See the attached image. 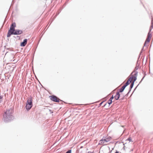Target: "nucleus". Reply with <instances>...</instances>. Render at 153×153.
I'll use <instances>...</instances> for the list:
<instances>
[{
	"label": "nucleus",
	"mask_w": 153,
	"mask_h": 153,
	"mask_svg": "<svg viewBox=\"0 0 153 153\" xmlns=\"http://www.w3.org/2000/svg\"><path fill=\"white\" fill-rule=\"evenodd\" d=\"M13 111L11 109L7 110L4 115L3 120L5 122H9L14 119L13 114Z\"/></svg>",
	"instance_id": "1"
},
{
	"label": "nucleus",
	"mask_w": 153,
	"mask_h": 153,
	"mask_svg": "<svg viewBox=\"0 0 153 153\" xmlns=\"http://www.w3.org/2000/svg\"><path fill=\"white\" fill-rule=\"evenodd\" d=\"M16 27V23L15 22L13 23L11 25L10 29L8 32L7 35V37H10L11 35H13V33L16 30L15 29Z\"/></svg>",
	"instance_id": "2"
},
{
	"label": "nucleus",
	"mask_w": 153,
	"mask_h": 153,
	"mask_svg": "<svg viewBox=\"0 0 153 153\" xmlns=\"http://www.w3.org/2000/svg\"><path fill=\"white\" fill-rule=\"evenodd\" d=\"M134 73V74L133 75H131L130 77V78H132L131 79V81L133 79H134L133 81L132 82H134H134L137 79V73L138 72L137 71H133V72L131 74H132Z\"/></svg>",
	"instance_id": "3"
},
{
	"label": "nucleus",
	"mask_w": 153,
	"mask_h": 153,
	"mask_svg": "<svg viewBox=\"0 0 153 153\" xmlns=\"http://www.w3.org/2000/svg\"><path fill=\"white\" fill-rule=\"evenodd\" d=\"M49 97L51 100L53 102H59V99L56 96L54 95H52L49 96Z\"/></svg>",
	"instance_id": "4"
},
{
	"label": "nucleus",
	"mask_w": 153,
	"mask_h": 153,
	"mask_svg": "<svg viewBox=\"0 0 153 153\" xmlns=\"http://www.w3.org/2000/svg\"><path fill=\"white\" fill-rule=\"evenodd\" d=\"M152 37V35L150 33V32H149V33H148V34L147 35V37L146 38V39L145 41V42L144 44V46H146V44L147 43V42L148 43L149 42L150 40V39Z\"/></svg>",
	"instance_id": "5"
},
{
	"label": "nucleus",
	"mask_w": 153,
	"mask_h": 153,
	"mask_svg": "<svg viewBox=\"0 0 153 153\" xmlns=\"http://www.w3.org/2000/svg\"><path fill=\"white\" fill-rule=\"evenodd\" d=\"M23 31L22 30L19 29H16L15 31L13 33V35H20L23 33Z\"/></svg>",
	"instance_id": "6"
},
{
	"label": "nucleus",
	"mask_w": 153,
	"mask_h": 153,
	"mask_svg": "<svg viewBox=\"0 0 153 153\" xmlns=\"http://www.w3.org/2000/svg\"><path fill=\"white\" fill-rule=\"evenodd\" d=\"M99 145H105L106 144V143L105 141V140L104 139V137H103V139L102 140H100L98 144Z\"/></svg>",
	"instance_id": "7"
},
{
	"label": "nucleus",
	"mask_w": 153,
	"mask_h": 153,
	"mask_svg": "<svg viewBox=\"0 0 153 153\" xmlns=\"http://www.w3.org/2000/svg\"><path fill=\"white\" fill-rule=\"evenodd\" d=\"M27 39H25L21 43V46H25L27 44Z\"/></svg>",
	"instance_id": "8"
},
{
	"label": "nucleus",
	"mask_w": 153,
	"mask_h": 153,
	"mask_svg": "<svg viewBox=\"0 0 153 153\" xmlns=\"http://www.w3.org/2000/svg\"><path fill=\"white\" fill-rule=\"evenodd\" d=\"M32 100L31 98H30L29 99H28L27 100L26 104L31 105H32Z\"/></svg>",
	"instance_id": "9"
},
{
	"label": "nucleus",
	"mask_w": 153,
	"mask_h": 153,
	"mask_svg": "<svg viewBox=\"0 0 153 153\" xmlns=\"http://www.w3.org/2000/svg\"><path fill=\"white\" fill-rule=\"evenodd\" d=\"M104 139L105 141L107 143L111 140V137L109 136L108 137H105V138L104 137Z\"/></svg>",
	"instance_id": "10"
},
{
	"label": "nucleus",
	"mask_w": 153,
	"mask_h": 153,
	"mask_svg": "<svg viewBox=\"0 0 153 153\" xmlns=\"http://www.w3.org/2000/svg\"><path fill=\"white\" fill-rule=\"evenodd\" d=\"M131 78H130L128 79L127 81V82H126V83L125 84V85H124L125 86V87H126L127 85H128L129 83H130V82H131Z\"/></svg>",
	"instance_id": "11"
},
{
	"label": "nucleus",
	"mask_w": 153,
	"mask_h": 153,
	"mask_svg": "<svg viewBox=\"0 0 153 153\" xmlns=\"http://www.w3.org/2000/svg\"><path fill=\"white\" fill-rule=\"evenodd\" d=\"M120 97V94L119 92H117L116 93V94L114 96V98L115 100H118Z\"/></svg>",
	"instance_id": "12"
},
{
	"label": "nucleus",
	"mask_w": 153,
	"mask_h": 153,
	"mask_svg": "<svg viewBox=\"0 0 153 153\" xmlns=\"http://www.w3.org/2000/svg\"><path fill=\"white\" fill-rule=\"evenodd\" d=\"M32 105H31L26 104L25 107L26 109L29 110L32 108Z\"/></svg>",
	"instance_id": "13"
},
{
	"label": "nucleus",
	"mask_w": 153,
	"mask_h": 153,
	"mask_svg": "<svg viewBox=\"0 0 153 153\" xmlns=\"http://www.w3.org/2000/svg\"><path fill=\"white\" fill-rule=\"evenodd\" d=\"M134 82H132L130 85V88H129V91L128 93V94L131 91V89H132V88L133 87V86H134Z\"/></svg>",
	"instance_id": "14"
},
{
	"label": "nucleus",
	"mask_w": 153,
	"mask_h": 153,
	"mask_svg": "<svg viewBox=\"0 0 153 153\" xmlns=\"http://www.w3.org/2000/svg\"><path fill=\"white\" fill-rule=\"evenodd\" d=\"M126 87H125V86L123 85L122 87V88L120 89L119 92H123V91L124 89H125V88H126Z\"/></svg>",
	"instance_id": "15"
},
{
	"label": "nucleus",
	"mask_w": 153,
	"mask_h": 153,
	"mask_svg": "<svg viewBox=\"0 0 153 153\" xmlns=\"http://www.w3.org/2000/svg\"><path fill=\"white\" fill-rule=\"evenodd\" d=\"M153 28V21L152 20L151 25V27H150V28L149 32L151 31V29H152Z\"/></svg>",
	"instance_id": "16"
},
{
	"label": "nucleus",
	"mask_w": 153,
	"mask_h": 153,
	"mask_svg": "<svg viewBox=\"0 0 153 153\" xmlns=\"http://www.w3.org/2000/svg\"><path fill=\"white\" fill-rule=\"evenodd\" d=\"M112 102V101L110 99H109L108 102V103L109 105H110Z\"/></svg>",
	"instance_id": "17"
},
{
	"label": "nucleus",
	"mask_w": 153,
	"mask_h": 153,
	"mask_svg": "<svg viewBox=\"0 0 153 153\" xmlns=\"http://www.w3.org/2000/svg\"><path fill=\"white\" fill-rule=\"evenodd\" d=\"M3 98V96H0V103L2 101V99Z\"/></svg>",
	"instance_id": "18"
},
{
	"label": "nucleus",
	"mask_w": 153,
	"mask_h": 153,
	"mask_svg": "<svg viewBox=\"0 0 153 153\" xmlns=\"http://www.w3.org/2000/svg\"><path fill=\"white\" fill-rule=\"evenodd\" d=\"M127 140H128V141H129V142H132V140H131V137H129L128 138Z\"/></svg>",
	"instance_id": "19"
},
{
	"label": "nucleus",
	"mask_w": 153,
	"mask_h": 153,
	"mask_svg": "<svg viewBox=\"0 0 153 153\" xmlns=\"http://www.w3.org/2000/svg\"><path fill=\"white\" fill-rule=\"evenodd\" d=\"M71 150H68V151L66 153H71Z\"/></svg>",
	"instance_id": "20"
},
{
	"label": "nucleus",
	"mask_w": 153,
	"mask_h": 153,
	"mask_svg": "<svg viewBox=\"0 0 153 153\" xmlns=\"http://www.w3.org/2000/svg\"><path fill=\"white\" fill-rule=\"evenodd\" d=\"M114 98V97H113V95L109 99L111 100H113Z\"/></svg>",
	"instance_id": "21"
},
{
	"label": "nucleus",
	"mask_w": 153,
	"mask_h": 153,
	"mask_svg": "<svg viewBox=\"0 0 153 153\" xmlns=\"http://www.w3.org/2000/svg\"><path fill=\"white\" fill-rule=\"evenodd\" d=\"M145 77V76H144L143 78H142V79L140 81V82L139 83H141V82L143 80V79H144V77Z\"/></svg>",
	"instance_id": "22"
},
{
	"label": "nucleus",
	"mask_w": 153,
	"mask_h": 153,
	"mask_svg": "<svg viewBox=\"0 0 153 153\" xmlns=\"http://www.w3.org/2000/svg\"><path fill=\"white\" fill-rule=\"evenodd\" d=\"M103 102H101V103H100V105H101L102 104V103Z\"/></svg>",
	"instance_id": "23"
},
{
	"label": "nucleus",
	"mask_w": 153,
	"mask_h": 153,
	"mask_svg": "<svg viewBox=\"0 0 153 153\" xmlns=\"http://www.w3.org/2000/svg\"><path fill=\"white\" fill-rule=\"evenodd\" d=\"M106 104H106H106L104 106H105V105H106Z\"/></svg>",
	"instance_id": "24"
},
{
	"label": "nucleus",
	"mask_w": 153,
	"mask_h": 153,
	"mask_svg": "<svg viewBox=\"0 0 153 153\" xmlns=\"http://www.w3.org/2000/svg\"><path fill=\"white\" fill-rule=\"evenodd\" d=\"M143 49H142V51L143 50Z\"/></svg>",
	"instance_id": "25"
},
{
	"label": "nucleus",
	"mask_w": 153,
	"mask_h": 153,
	"mask_svg": "<svg viewBox=\"0 0 153 153\" xmlns=\"http://www.w3.org/2000/svg\"><path fill=\"white\" fill-rule=\"evenodd\" d=\"M116 153V152L115 153Z\"/></svg>",
	"instance_id": "26"
}]
</instances>
